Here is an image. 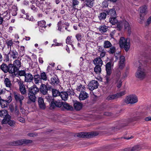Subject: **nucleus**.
<instances>
[{
  "label": "nucleus",
  "instance_id": "nucleus-58",
  "mask_svg": "<svg viewBox=\"0 0 151 151\" xmlns=\"http://www.w3.org/2000/svg\"><path fill=\"white\" fill-rule=\"evenodd\" d=\"M6 42L7 45H8V46H12L13 44L12 40H7L6 41Z\"/></svg>",
  "mask_w": 151,
  "mask_h": 151
},
{
  "label": "nucleus",
  "instance_id": "nucleus-9",
  "mask_svg": "<svg viewBox=\"0 0 151 151\" xmlns=\"http://www.w3.org/2000/svg\"><path fill=\"white\" fill-rule=\"evenodd\" d=\"M98 134L95 132L91 133L81 132L77 135V136L80 137L89 138L96 136Z\"/></svg>",
  "mask_w": 151,
  "mask_h": 151
},
{
  "label": "nucleus",
  "instance_id": "nucleus-28",
  "mask_svg": "<svg viewBox=\"0 0 151 151\" xmlns=\"http://www.w3.org/2000/svg\"><path fill=\"white\" fill-rule=\"evenodd\" d=\"M85 5L87 7L91 8L93 6V0H86L84 2Z\"/></svg>",
  "mask_w": 151,
  "mask_h": 151
},
{
  "label": "nucleus",
  "instance_id": "nucleus-59",
  "mask_svg": "<svg viewBox=\"0 0 151 151\" xmlns=\"http://www.w3.org/2000/svg\"><path fill=\"white\" fill-rule=\"evenodd\" d=\"M13 7H14V9H13L12 11V15L13 16H16L17 14V7L16 6H13Z\"/></svg>",
  "mask_w": 151,
  "mask_h": 151
},
{
  "label": "nucleus",
  "instance_id": "nucleus-18",
  "mask_svg": "<svg viewBox=\"0 0 151 151\" xmlns=\"http://www.w3.org/2000/svg\"><path fill=\"white\" fill-rule=\"evenodd\" d=\"M119 60V69H122L124 67L125 65L124 61L125 58L124 56H121L120 57Z\"/></svg>",
  "mask_w": 151,
  "mask_h": 151
},
{
  "label": "nucleus",
  "instance_id": "nucleus-43",
  "mask_svg": "<svg viewBox=\"0 0 151 151\" xmlns=\"http://www.w3.org/2000/svg\"><path fill=\"white\" fill-rule=\"evenodd\" d=\"M110 22L113 25L115 24L117 22L116 17H112L109 18Z\"/></svg>",
  "mask_w": 151,
  "mask_h": 151
},
{
  "label": "nucleus",
  "instance_id": "nucleus-50",
  "mask_svg": "<svg viewBox=\"0 0 151 151\" xmlns=\"http://www.w3.org/2000/svg\"><path fill=\"white\" fill-rule=\"evenodd\" d=\"M56 106L58 107H60L62 105H63V102H60L59 101H55Z\"/></svg>",
  "mask_w": 151,
  "mask_h": 151
},
{
  "label": "nucleus",
  "instance_id": "nucleus-40",
  "mask_svg": "<svg viewBox=\"0 0 151 151\" xmlns=\"http://www.w3.org/2000/svg\"><path fill=\"white\" fill-rule=\"evenodd\" d=\"M9 53L7 54L6 53L4 54V57L3 60L5 63H9L10 61V58L9 55Z\"/></svg>",
  "mask_w": 151,
  "mask_h": 151
},
{
  "label": "nucleus",
  "instance_id": "nucleus-38",
  "mask_svg": "<svg viewBox=\"0 0 151 151\" xmlns=\"http://www.w3.org/2000/svg\"><path fill=\"white\" fill-rule=\"evenodd\" d=\"M38 25L40 27L45 28L47 27L46 25V22L44 20H42L38 22Z\"/></svg>",
  "mask_w": 151,
  "mask_h": 151
},
{
  "label": "nucleus",
  "instance_id": "nucleus-21",
  "mask_svg": "<svg viewBox=\"0 0 151 151\" xmlns=\"http://www.w3.org/2000/svg\"><path fill=\"white\" fill-rule=\"evenodd\" d=\"M73 106L75 109L77 111L80 110L82 107V104L79 101H75L74 102Z\"/></svg>",
  "mask_w": 151,
  "mask_h": 151
},
{
  "label": "nucleus",
  "instance_id": "nucleus-64",
  "mask_svg": "<svg viewBox=\"0 0 151 151\" xmlns=\"http://www.w3.org/2000/svg\"><path fill=\"white\" fill-rule=\"evenodd\" d=\"M151 23V16L149 17L148 19L147 24H146V26H148Z\"/></svg>",
  "mask_w": 151,
  "mask_h": 151
},
{
  "label": "nucleus",
  "instance_id": "nucleus-1",
  "mask_svg": "<svg viewBox=\"0 0 151 151\" xmlns=\"http://www.w3.org/2000/svg\"><path fill=\"white\" fill-rule=\"evenodd\" d=\"M138 63L139 64L138 68L135 73V77L139 80H143L146 76V72L142 67V64L140 62H138Z\"/></svg>",
  "mask_w": 151,
  "mask_h": 151
},
{
  "label": "nucleus",
  "instance_id": "nucleus-4",
  "mask_svg": "<svg viewBox=\"0 0 151 151\" xmlns=\"http://www.w3.org/2000/svg\"><path fill=\"white\" fill-rule=\"evenodd\" d=\"M123 25L124 26V29L128 31L129 33L131 32V28L129 23L126 20H124L120 22L117 24V27L119 29H121Z\"/></svg>",
  "mask_w": 151,
  "mask_h": 151
},
{
  "label": "nucleus",
  "instance_id": "nucleus-22",
  "mask_svg": "<svg viewBox=\"0 0 151 151\" xmlns=\"http://www.w3.org/2000/svg\"><path fill=\"white\" fill-rule=\"evenodd\" d=\"M59 80L57 76H54L51 78L50 83L52 85H57L59 83Z\"/></svg>",
  "mask_w": 151,
  "mask_h": 151
},
{
  "label": "nucleus",
  "instance_id": "nucleus-17",
  "mask_svg": "<svg viewBox=\"0 0 151 151\" xmlns=\"http://www.w3.org/2000/svg\"><path fill=\"white\" fill-rule=\"evenodd\" d=\"M8 53L10 54L11 58H12L13 59H18V53L15 50H10Z\"/></svg>",
  "mask_w": 151,
  "mask_h": 151
},
{
  "label": "nucleus",
  "instance_id": "nucleus-5",
  "mask_svg": "<svg viewBox=\"0 0 151 151\" xmlns=\"http://www.w3.org/2000/svg\"><path fill=\"white\" fill-rule=\"evenodd\" d=\"M0 68L4 73L8 72L9 74H13L10 63H9L8 65L4 63H3L0 65Z\"/></svg>",
  "mask_w": 151,
  "mask_h": 151
},
{
  "label": "nucleus",
  "instance_id": "nucleus-42",
  "mask_svg": "<svg viewBox=\"0 0 151 151\" xmlns=\"http://www.w3.org/2000/svg\"><path fill=\"white\" fill-rule=\"evenodd\" d=\"M40 78L42 80L46 81L47 80V77L45 72H43L40 73Z\"/></svg>",
  "mask_w": 151,
  "mask_h": 151
},
{
  "label": "nucleus",
  "instance_id": "nucleus-57",
  "mask_svg": "<svg viewBox=\"0 0 151 151\" xmlns=\"http://www.w3.org/2000/svg\"><path fill=\"white\" fill-rule=\"evenodd\" d=\"M50 104V108L51 109H54L56 106V105L55 101H52L51 102Z\"/></svg>",
  "mask_w": 151,
  "mask_h": 151
},
{
  "label": "nucleus",
  "instance_id": "nucleus-14",
  "mask_svg": "<svg viewBox=\"0 0 151 151\" xmlns=\"http://www.w3.org/2000/svg\"><path fill=\"white\" fill-rule=\"evenodd\" d=\"M28 100L27 102L28 104H30L31 102H35L36 101V95L28 92Z\"/></svg>",
  "mask_w": 151,
  "mask_h": 151
},
{
  "label": "nucleus",
  "instance_id": "nucleus-30",
  "mask_svg": "<svg viewBox=\"0 0 151 151\" xmlns=\"http://www.w3.org/2000/svg\"><path fill=\"white\" fill-rule=\"evenodd\" d=\"M63 106L65 109L68 110L72 111L73 109L71 106L66 102H63Z\"/></svg>",
  "mask_w": 151,
  "mask_h": 151
},
{
  "label": "nucleus",
  "instance_id": "nucleus-34",
  "mask_svg": "<svg viewBox=\"0 0 151 151\" xmlns=\"http://www.w3.org/2000/svg\"><path fill=\"white\" fill-rule=\"evenodd\" d=\"M2 122L3 124H6L8 121L11 120V117L8 114L6 116H5L4 117Z\"/></svg>",
  "mask_w": 151,
  "mask_h": 151
},
{
  "label": "nucleus",
  "instance_id": "nucleus-20",
  "mask_svg": "<svg viewBox=\"0 0 151 151\" xmlns=\"http://www.w3.org/2000/svg\"><path fill=\"white\" fill-rule=\"evenodd\" d=\"M93 63L96 66H102L103 63V61L100 57H98L94 59Z\"/></svg>",
  "mask_w": 151,
  "mask_h": 151
},
{
  "label": "nucleus",
  "instance_id": "nucleus-23",
  "mask_svg": "<svg viewBox=\"0 0 151 151\" xmlns=\"http://www.w3.org/2000/svg\"><path fill=\"white\" fill-rule=\"evenodd\" d=\"M38 103L40 108L42 109H44L46 108L45 105L42 98L40 97L38 99Z\"/></svg>",
  "mask_w": 151,
  "mask_h": 151
},
{
  "label": "nucleus",
  "instance_id": "nucleus-19",
  "mask_svg": "<svg viewBox=\"0 0 151 151\" xmlns=\"http://www.w3.org/2000/svg\"><path fill=\"white\" fill-rule=\"evenodd\" d=\"M33 79L32 75L30 73H27L24 77V81L25 82L30 83L32 82Z\"/></svg>",
  "mask_w": 151,
  "mask_h": 151
},
{
  "label": "nucleus",
  "instance_id": "nucleus-11",
  "mask_svg": "<svg viewBox=\"0 0 151 151\" xmlns=\"http://www.w3.org/2000/svg\"><path fill=\"white\" fill-rule=\"evenodd\" d=\"M99 86V83L98 82L95 80H92L88 85V88L91 91H93L97 88Z\"/></svg>",
  "mask_w": 151,
  "mask_h": 151
},
{
  "label": "nucleus",
  "instance_id": "nucleus-37",
  "mask_svg": "<svg viewBox=\"0 0 151 151\" xmlns=\"http://www.w3.org/2000/svg\"><path fill=\"white\" fill-rule=\"evenodd\" d=\"M52 92L53 97H56L60 96V93L57 90L55 89H52Z\"/></svg>",
  "mask_w": 151,
  "mask_h": 151
},
{
  "label": "nucleus",
  "instance_id": "nucleus-36",
  "mask_svg": "<svg viewBox=\"0 0 151 151\" xmlns=\"http://www.w3.org/2000/svg\"><path fill=\"white\" fill-rule=\"evenodd\" d=\"M102 66H96L94 68V72L96 74H99L101 72V67Z\"/></svg>",
  "mask_w": 151,
  "mask_h": 151
},
{
  "label": "nucleus",
  "instance_id": "nucleus-13",
  "mask_svg": "<svg viewBox=\"0 0 151 151\" xmlns=\"http://www.w3.org/2000/svg\"><path fill=\"white\" fill-rule=\"evenodd\" d=\"M32 141L31 140L28 139H21L15 141L13 143L14 145H21L24 144L30 143Z\"/></svg>",
  "mask_w": 151,
  "mask_h": 151
},
{
  "label": "nucleus",
  "instance_id": "nucleus-16",
  "mask_svg": "<svg viewBox=\"0 0 151 151\" xmlns=\"http://www.w3.org/2000/svg\"><path fill=\"white\" fill-rule=\"evenodd\" d=\"M89 96L88 94L86 91H82L80 93L78 98L81 100H84L87 99Z\"/></svg>",
  "mask_w": 151,
  "mask_h": 151
},
{
  "label": "nucleus",
  "instance_id": "nucleus-8",
  "mask_svg": "<svg viewBox=\"0 0 151 151\" xmlns=\"http://www.w3.org/2000/svg\"><path fill=\"white\" fill-rule=\"evenodd\" d=\"M113 65L114 63L112 59L110 60V61L106 64V70L107 76H110L111 74Z\"/></svg>",
  "mask_w": 151,
  "mask_h": 151
},
{
  "label": "nucleus",
  "instance_id": "nucleus-62",
  "mask_svg": "<svg viewBox=\"0 0 151 151\" xmlns=\"http://www.w3.org/2000/svg\"><path fill=\"white\" fill-rule=\"evenodd\" d=\"M106 52L104 51V49L102 50V51L101 52L100 54V57L101 58H102L105 56L106 55Z\"/></svg>",
  "mask_w": 151,
  "mask_h": 151
},
{
  "label": "nucleus",
  "instance_id": "nucleus-48",
  "mask_svg": "<svg viewBox=\"0 0 151 151\" xmlns=\"http://www.w3.org/2000/svg\"><path fill=\"white\" fill-rule=\"evenodd\" d=\"M9 125L12 127H14L15 126L16 122H15L13 120H11L8 121L7 123Z\"/></svg>",
  "mask_w": 151,
  "mask_h": 151
},
{
  "label": "nucleus",
  "instance_id": "nucleus-31",
  "mask_svg": "<svg viewBox=\"0 0 151 151\" xmlns=\"http://www.w3.org/2000/svg\"><path fill=\"white\" fill-rule=\"evenodd\" d=\"M121 72L118 69L115 71L114 72V75L115 80L118 81L120 79V76Z\"/></svg>",
  "mask_w": 151,
  "mask_h": 151
},
{
  "label": "nucleus",
  "instance_id": "nucleus-15",
  "mask_svg": "<svg viewBox=\"0 0 151 151\" xmlns=\"http://www.w3.org/2000/svg\"><path fill=\"white\" fill-rule=\"evenodd\" d=\"M39 89L36 85H34L29 88L28 92L32 94L36 95L39 92Z\"/></svg>",
  "mask_w": 151,
  "mask_h": 151
},
{
  "label": "nucleus",
  "instance_id": "nucleus-44",
  "mask_svg": "<svg viewBox=\"0 0 151 151\" xmlns=\"http://www.w3.org/2000/svg\"><path fill=\"white\" fill-rule=\"evenodd\" d=\"M45 99H46L47 101L49 103L53 101V99L51 96H50L48 95H45L44 96Z\"/></svg>",
  "mask_w": 151,
  "mask_h": 151
},
{
  "label": "nucleus",
  "instance_id": "nucleus-2",
  "mask_svg": "<svg viewBox=\"0 0 151 151\" xmlns=\"http://www.w3.org/2000/svg\"><path fill=\"white\" fill-rule=\"evenodd\" d=\"M19 57L13 61V63H10L11 69L12 71L13 74L16 76L17 72L22 66L21 59H19Z\"/></svg>",
  "mask_w": 151,
  "mask_h": 151
},
{
  "label": "nucleus",
  "instance_id": "nucleus-49",
  "mask_svg": "<svg viewBox=\"0 0 151 151\" xmlns=\"http://www.w3.org/2000/svg\"><path fill=\"white\" fill-rule=\"evenodd\" d=\"M18 75L20 76H24L25 77L26 73L25 70H19L18 71Z\"/></svg>",
  "mask_w": 151,
  "mask_h": 151
},
{
  "label": "nucleus",
  "instance_id": "nucleus-56",
  "mask_svg": "<svg viewBox=\"0 0 151 151\" xmlns=\"http://www.w3.org/2000/svg\"><path fill=\"white\" fill-rule=\"evenodd\" d=\"M76 37L78 41H80L82 37V34L81 33H78L76 35Z\"/></svg>",
  "mask_w": 151,
  "mask_h": 151
},
{
  "label": "nucleus",
  "instance_id": "nucleus-29",
  "mask_svg": "<svg viewBox=\"0 0 151 151\" xmlns=\"http://www.w3.org/2000/svg\"><path fill=\"white\" fill-rule=\"evenodd\" d=\"M107 14L111 16V17H116V12L114 9H111L106 12Z\"/></svg>",
  "mask_w": 151,
  "mask_h": 151
},
{
  "label": "nucleus",
  "instance_id": "nucleus-25",
  "mask_svg": "<svg viewBox=\"0 0 151 151\" xmlns=\"http://www.w3.org/2000/svg\"><path fill=\"white\" fill-rule=\"evenodd\" d=\"M108 27L104 25H101L99 26V30L102 33H104L106 32L108 30Z\"/></svg>",
  "mask_w": 151,
  "mask_h": 151
},
{
  "label": "nucleus",
  "instance_id": "nucleus-33",
  "mask_svg": "<svg viewBox=\"0 0 151 151\" xmlns=\"http://www.w3.org/2000/svg\"><path fill=\"white\" fill-rule=\"evenodd\" d=\"M106 13L102 12L99 14L98 17L100 20H104L106 18Z\"/></svg>",
  "mask_w": 151,
  "mask_h": 151
},
{
  "label": "nucleus",
  "instance_id": "nucleus-27",
  "mask_svg": "<svg viewBox=\"0 0 151 151\" xmlns=\"http://www.w3.org/2000/svg\"><path fill=\"white\" fill-rule=\"evenodd\" d=\"M33 78L34 82L36 84H37L41 82L42 80L40 78V75L39 74L34 75Z\"/></svg>",
  "mask_w": 151,
  "mask_h": 151
},
{
  "label": "nucleus",
  "instance_id": "nucleus-54",
  "mask_svg": "<svg viewBox=\"0 0 151 151\" xmlns=\"http://www.w3.org/2000/svg\"><path fill=\"white\" fill-rule=\"evenodd\" d=\"M26 17H25V18L26 19L30 21H33L34 20V18L32 16H29L28 14H26Z\"/></svg>",
  "mask_w": 151,
  "mask_h": 151
},
{
  "label": "nucleus",
  "instance_id": "nucleus-45",
  "mask_svg": "<svg viewBox=\"0 0 151 151\" xmlns=\"http://www.w3.org/2000/svg\"><path fill=\"white\" fill-rule=\"evenodd\" d=\"M76 89L78 91L82 92V91H84L85 87L84 86L80 84L79 86H77Z\"/></svg>",
  "mask_w": 151,
  "mask_h": 151
},
{
  "label": "nucleus",
  "instance_id": "nucleus-7",
  "mask_svg": "<svg viewBox=\"0 0 151 151\" xmlns=\"http://www.w3.org/2000/svg\"><path fill=\"white\" fill-rule=\"evenodd\" d=\"M124 101L126 103L133 104L137 102L138 99L135 95H130L127 96L124 99Z\"/></svg>",
  "mask_w": 151,
  "mask_h": 151
},
{
  "label": "nucleus",
  "instance_id": "nucleus-39",
  "mask_svg": "<svg viewBox=\"0 0 151 151\" xmlns=\"http://www.w3.org/2000/svg\"><path fill=\"white\" fill-rule=\"evenodd\" d=\"M8 103L5 100L1 99L0 101V105L2 108H4L6 107Z\"/></svg>",
  "mask_w": 151,
  "mask_h": 151
},
{
  "label": "nucleus",
  "instance_id": "nucleus-60",
  "mask_svg": "<svg viewBox=\"0 0 151 151\" xmlns=\"http://www.w3.org/2000/svg\"><path fill=\"white\" fill-rule=\"evenodd\" d=\"M62 25L61 21H59L57 24L58 27V30L61 31V27Z\"/></svg>",
  "mask_w": 151,
  "mask_h": 151
},
{
  "label": "nucleus",
  "instance_id": "nucleus-51",
  "mask_svg": "<svg viewBox=\"0 0 151 151\" xmlns=\"http://www.w3.org/2000/svg\"><path fill=\"white\" fill-rule=\"evenodd\" d=\"M126 93L125 91H121L120 92L116 94V97L117 98L120 97L124 95Z\"/></svg>",
  "mask_w": 151,
  "mask_h": 151
},
{
  "label": "nucleus",
  "instance_id": "nucleus-41",
  "mask_svg": "<svg viewBox=\"0 0 151 151\" xmlns=\"http://www.w3.org/2000/svg\"><path fill=\"white\" fill-rule=\"evenodd\" d=\"M116 51V48L114 46H111L108 51V52L109 54H113L115 53Z\"/></svg>",
  "mask_w": 151,
  "mask_h": 151
},
{
  "label": "nucleus",
  "instance_id": "nucleus-26",
  "mask_svg": "<svg viewBox=\"0 0 151 151\" xmlns=\"http://www.w3.org/2000/svg\"><path fill=\"white\" fill-rule=\"evenodd\" d=\"M60 96L63 100L65 101L68 99V94L67 92L64 91L60 93Z\"/></svg>",
  "mask_w": 151,
  "mask_h": 151
},
{
  "label": "nucleus",
  "instance_id": "nucleus-12",
  "mask_svg": "<svg viewBox=\"0 0 151 151\" xmlns=\"http://www.w3.org/2000/svg\"><path fill=\"white\" fill-rule=\"evenodd\" d=\"M14 98L15 100L17 102H19L20 104L19 107L20 109H22V101L24 99L23 96L19 93H15L14 94Z\"/></svg>",
  "mask_w": 151,
  "mask_h": 151
},
{
  "label": "nucleus",
  "instance_id": "nucleus-53",
  "mask_svg": "<svg viewBox=\"0 0 151 151\" xmlns=\"http://www.w3.org/2000/svg\"><path fill=\"white\" fill-rule=\"evenodd\" d=\"M115 81L116 83V86L118 88H119L121 87L122 85V82L121 80L119 79L118 81L115 80Z\"/></svg>",
  "mask_w": 151,
  "mask_h": 151
},
{
  "label": "nucleus",
  "instance_id": "nucleus-3",
  "mask_svg": "<svg viewBox=\"0 0 151 151\" xmlns=\"http://www.w3.org/2000/svg\"><path fill=\"white\" fill-rule=\"evenodd\" d=\"M119 44L121 48H124L126 51H127L130 48L129 40L123 37H121L120 39Z\"/></svg>",
  "mask_w": 151,
  "mask_h": 151
},
{
  "label": "nucleus",
  "instance_id": "nucleus-35",
  "mask_svg": "<svg viewBox=\"0 0 151 151\" xmlns=\"http://www.w3.org/2000/svg\"><path fill=\"white\" fill-rule=\"evenodd\" d=\"M111 43L109 41L105 40L104 42V47L105 48H108L112 46Z\"/></svg>",
  "mask_w": 151,
  "mask_h": 151
},
{
  "label": "nucleus",
  "instance_id": "nucleus-46",
  "mask_svg": "<svg viewBox=\"0 0 151 151\" xmlns=\"http://www.w3.org/2000/svg\"><path fill=\"white\" fill-rule=\"evenodd\" d=\"M7 111L6 110L0 111V116L3 118L7 114Z\"/></svg>",
  "mask_w": 151,
  "mask_h": 151
},
{
  "label": "nucleus",
  "instance_id": "nucleus-52",
  "mask_svg": "<svg viewBox=\"0 0 151 151\" xmlns=\"http://www.w3.org/2000/svg\"><path fill=\"white\" fill-rule=\"evenodd\" d=\"M140 148L139 145L134 146L132 148V151H139L140 150Z\"/></svg>",
  "mask_w": 151,
  "mask_h": 151
},
{
  "label": "nucleus",
  "instance_id": "nucleus-24",
  "mask_svg": "<svg viewBox=\"0 0 151 151\" xmlns=\"http://www.w3.org/2000/svg\"><path fill=\"white\" fill-rule=\"evenodd\" d=\"M40 91L44 95H45L47 93V87L45 85L42 84L40 88Z\"/></svg>",
  "mask_w": 151,
  "mask_h": 151
},
{
  "label": "nucleus",
  "instance_id": "nucleus-47",
  "mask_svg": "<svg viewBox=\"0 0 151 151\" xmlns=\"http://www.w3.org/2000/svg\"><path fill=\"white\" fill-rule=\"evenodd\" d=\"M117 98L116 94L114 95H111L108 96L106 98V99L108 100H111Z\"/></svg>",
  "mask_w": 151,
  "mask_h": 151
},
{
  "label": "nucleus",
  "instance_id": "nucleus-61",
  "mask_svg": "<svg viewBox=\"0 0 151 151\" xmlns=\"http://www.w3.org/2000/svg\"><path fill=\"white\" fill-rule=\"evenodd\" d=\"M79 2L77 0H73L72 4L73 7L75 6L76 5L78 4Z\"/></svg>",
  "mask_w": 151,
  "mask_h": 151
},
{
  "label": "nucleus",
  "instance_id": "nucleus-55",
  "mask_svg": "<svg viewBox=\"0 0 151 151\" xmlns=\"http://www.w3.org/2000/svg\"><path fill=\"white\" fill-rule=\"evenodd\" d=\"M66 43L67 44L70 45L72 43V41L71 40L70 37L68 36L66 40Z\"/></svg>",
  "mask_w": 151,
  "mask_h": 151
},
{
  "label": "nucleus",
  "instance_id": "nucleus-10",
  "mask_svg": "<svg viewBox=\"0 0 151 151\" xmlns=\"http://www.w3.org/2000/svg\"><path fill=\"white\" fill-rule=\"evenodd\" d=\"M17 82L18 84L19 90L21 93L22 95L26 94L27 93L25 87L24 85L23 81L20 79H17Z\"/></svg>",
  "mask_w": 151,
  "mask_h": 151
},
{
  "label": "nucleus",
  "instance_id": "nucleus-63",
  "mask_svg": "<svg viewBox=\"0 0 151 151\" xmlns=\"http://www.w3.org/2000/svg\"><path fill=\"white\" fill-rule=\"evenodd\" d=\"M20 52L23 54L25 52L24 47V46H22L20 47Z\"/></svg>",
  "mask_w": 151,
  "mask_h": 151
},
{
  "label": "nucleus",
  "instance_id": "nucleus-6",
  "mask_svg": "<svg viewBox=\"0 0 151 151\" xmlns=\"http://www.w3.org/2000/svg\"><path fill=\"white\" fill-rule=\"evenodd\" d=\"M147 7L146 5H144L139 7L140 10V21H139L140 23H142L144 19L145 16L147 13Z\"/></svg>",
  "mask_w": 151,
  "mask_h": 151
},
{
  "label": "nucleus",
  "instance_id": "nucleus-32",
  "mask_svg": "<svg viewBox=\"0 0 151 151\" xmlns=\"http://www.w3.org/2000/svg\"><path fill=\"white\" fill-rule=\"evenodd\" d=\"M4 83L6 87L10 88L12 86L11 81L9 79L7 78H6L4 79Z\"/></svg>",
  "mask_w": 151,
  "mask_h": 151
}]
</instances>
